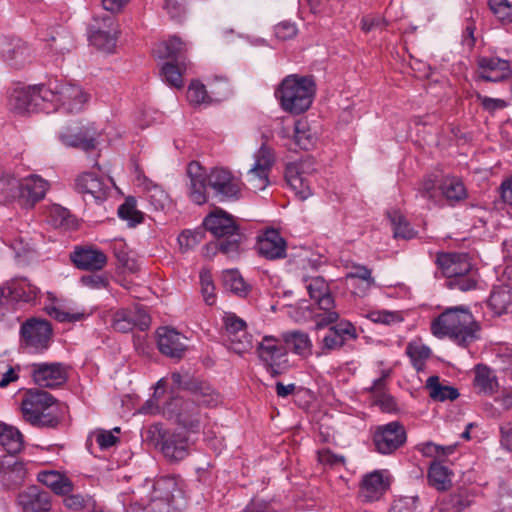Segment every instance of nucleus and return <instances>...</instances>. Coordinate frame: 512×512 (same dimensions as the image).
Segmentation results:
<instances>
[{
  "instance_id": "obj_1",
  "label": "nucleus",
  "mask_w": 512,
  "mask_h": 512,
  "mask_svg": "<svg viewBox=\"0 0 512 512\" xmlns=\"http://www.w3.org/2000/svg\"><path fill=\"white\" fill-rule=\"evenodd\" d=\"M479 325L468 309L447 308L431 323L432 334L439 338L448 337L460 346H466L478 338Z\"/></svg>"
},
{
  "instance_id": "obj_2",
  "label": "nucleus",
  "mask_w": 512,
  "mask_h": 512,
  "mask_svg": "<svg viewBox=\"0 0 512 512\" xmlns=\"http://www.w3.org/2000/svg\"><path fill=\"white\" fill-rule=\"evenodd\" d=\"M196 401L204 406H214L219 402V395L209 385H201L194 391L192 400L173 396L170 401L163 404L162 413L184 428L195 431L200 425V413L195 404Z\"/></svg>"
},
{
  "instance_id": "obj_3",
  "label": "nucleus",
  "mask_w": 512,
  "mask_h": 512,
  "mask_svg": "<svg viewBox=\"0 0 512 512\" xmlns=\"http://www.w3.org/2000/svg\"><path fill=\"white\" fill-rule=\"evenodd\" d=\"M205 230L209 231L217 241L215 249L228 258H236L243 250L245 240L234 218L222 209H215L203 220Z\"/></svg>"
},
{
  "instance_id": "obj_4",
  "label": "nucleus",
  "mask_w": 512,
  "mask_h": 512,
  "mask_svg": "<svg viewBox=\"0 0 512 512\" xmlns=\"http://www.w3.org/2000/svg\"><path fill=\"white\" fill-rule=\"evenodd\" d=\"M316 94L313 76L291 74L286 76L275 91L282 109L290 114L299 115L307 111Z\"/></svg>"
},
{
  "instance_id": "obj_5",
  "label": "nucleus",
  "mask_w": 512,
  "mask_h": 512,
  "mask_svg": "<svg viewBox=\"0 0 512 512\" xmlns=\"http://www.w3.org/2000/svg\"><path fill=\"white\" fill-rule=\"evenodd\" d=\"M309 300L302 299L298 309L305 320H313L316 329H322L337 322L339 313L330 290H307Z\"/></svg>"
},
{
  "instance_id": "obj_6",
  "label": "nucleus",
  "mask_w": 512,
  "mask_h": 512,
  "mask_svg": "<svg viewBox=\"0 0 512 512\" xmlns=\"http://www.w3.org/2000/svg\"><path fill=\"white\" fill-rule=\"evenodd\" d=\"M436 264L442 274L450 280L447 285L458 288H475L478 286L476 273L471 272L472 264L469 255L463 252H440L436 257Z\"/></svg>"
},
{
  "instance_id": "obj_7",
  "label": "nucleus",
  "mask_w": 512,
  "mask_h": 512,
  "mask_svg": "<svg viewBox=\"0 0 512 512\" xmlns=\"http://www.w3.org/2000/svg\"><path fill=\"white\" fill-rule=\"evenodd\" d=\"M186 501L176 477L166 476L154 483V495L150 504L152 512H171L184 508Z\"/></svg>"
},
{
  "instance_id": "obj_8",
  "label": "nucleus",
  "mask_w": 512,
  "mask_h": 512,
  "mask_svg": "<svg viewBox=\"0 0 512 512\" xmlns=\"http://www.w3.org/2000/svg\"><path fill=\"white\" fill-rule=\"evenodd\" d=\"M19 335L23 349L32 354H42L50 347L53 330L47 320L30 318L21 324Z\"/></svg>"
},
{
  "instance_id": "obj_9",
  "label": "nucleus",
  "mask_w": 512,
  "mask_h": 512,
  "mask_svg": "<svg viewBox=\"0 0 512 512\" xmlns=\"http://www.w3.org/2000/svg\"><path fill=\"white\" fill-rule=\"evenodd\" d=\"M315 171V160L312 157L302 158L286 165L285 180L300 200H306L312 195L307 177Z\"/></svg>"
},
{
  "instance_id": "obj_10",
  "label": "nucleus",
  "mask_w": 512,
  "mask_h": 512,
  "mask_svg": "<svg viewBox=\"0 0 512 512\" xmlns=\"http://www.w3.org/2000/svg\"><path fill=\"white\" fill-rule=\"evenodd\" d=\"M254 164L246 173L248 188L254 192L264 190L270 183L269 174L275 162L272 148L262 144L254 154Z\"/></svg>"
},
{
  "instance_id": "obj_11",
  "label": "nucleus",
  "mask_w": 512,
  "mask_h": 512,
  "mask_svg": "<svg viewBox=\"0 0 512 512\" xmlns=\"http://www.w3.org/2000/svg\"><path fill=\"white\" fill-rule=\"evenodd\" d=\"M114 185L112 179L94 172H84L75 179L74 188L85 201L102 203L107 199Z\"/></svg>"
},
{
  "instance_id": "obj_12",
  "label": "nucleus",
  "mask_w": 512,
  "mask_h": 512,
  "mask_svg": "<svg viewBox=\"0 0 512 512\" xmlns=\"http://www.w3.org/2000/svg\"><path fill=\"white\" fill-rule=\"evenodd\" d=\"M222 320L228 348L237 354L249 351L253 344L252 336L247 332L246 322L232 312H224Z\"/></svg>"
},
{
  "instance_id": "obj_13",
  "label": "nucleus",
  "mask_w": 512,
  "mask_h": 512,
  "mask_svg": "<svg viewBox=\"0 0 512 512\" xmlns=\"http://www.w3.org/2000/svg\"><path fill=\"white\" fill-rule=\"evenodd\" d=\"M98 132L93 125L72 123L62 129L58 135L66 147L80 149L84 152L94 150L97 146Z\"/></svg>"
},
{
  "instance_id": "obj_14",
  "label": "nucleus",
  "mask_w": 512,
  "mask_h": 512,
  "mask_svg": "<svg viewBox=\"0 0 512 512\" xmlns=\"http://www.w3.org/2000/svg\"><path fill=\"white\" fill-rule=\"evenodd\" d=\"M45 312L59 322H79L86 319L91 313L74 302L58 298L54 292L47 291Z\"/></svg>"
},
{
  "instance_id": "obj_15",
  "label": "nucleus",
  "mask_w": 512,
  "mask_h": 512,
  "mask_svg": "<svg viewBox=\"0 0 512 512\" xmlns=\"http://www.w3.org/2000/svg\"><path fill=\"white\" fill-rule=\"evenodd\" d=\"M406 439V430L398 421H392L377 426L373 435L375 449L383 455H388L396 451L404 445Z\"/></svg>"
},
{
  "instance_id": "obj_16",
  "label": "nucleus",
  "mask_w": 512,
  "mask_h": 512,
  "mask_svg": "<svg viewBox=\"0 0 512 512\" xmlns=\"http://www.w3.org/2000/svg\"><path fill=\"white\" fill-rule=\"evenodd\" d=\"M54 403V398L45 391L39 389L29 390L25 393L21 410L23 418L34 426L44 424L45 411Z\"/></svg>"
},
{
  "instance_id": "obj_17",
  "label": "nucleus",
  "mask_w": 512,
  "mask_h": 512,
  "mask_svg": "<svg viewBox=\"0 0 512 512\" xmlns=\"http://www.w3.org/2000/svg\"><path fill=\"white\" fill-rule=\"evenodd\" d=\"M208 186L219 201L237 200L240 197V183L227 169H211L208 174Z\"/></svg>"
},
{
  "instance_id": "obj_18",
  "label": "nucleus",
  "mask_w": 512,
  "mask_h": 512,
  "mask_svg": "<svg viewBox=\"0 0 512 512\" xmlns=\"http://www.w3.org/2000/svg\"><path fill=\"white\" fill-rule=\"evenodd\" d=\"M150 325L151 317L149 313L139 305L117 310L112 319L113 328L122 333L130 332L134 328L145 331Z\"/></svg>"
},
{
  "instance_id": "obj_19",
  "label": "nucleus",
  "mask_w": 512,
  "mask_h": 512,
  "mask_svg": "<svg viewBox=\"0 0 512 512\" xmlns=\"http://www.w3.org/2000/svg\"><path fill=\"white\" fill-rule=\"evenodd\" d=\"M55 111L62 109L67 113H77L83 109L89 95L74 84H59L54 82Z\"/></svg>"
},
{
  "instance_id": "obj_20",
  "label": "nucleus",
  "mask_w": 512,
  "mask_h": 512,
  "mask_svg": "<svg viewBox=\"0 0 512 512\" xmlns=\"http://www.w3.org/2000/svg\"><path fill=\"white\" fill-rule=\"evenodd\" d=\"M476 80L484 82H503L512 77L510 62L493 56L477 58Z\"/></svg>"
},
{
  "instance_id": "obj_21",
  "label": "nucleus",
  "mask_w": 512,
  "mask_h": 512,
  "mask_svg": "<svg viewBox=\"0 0 512 512\" xmlns=\"http://www.w3.org/2000/svg\"><path fill=\"white\" fill-rule=\"evenodd\" d=\"M391 483V474L386 469L374 470L366 474L360 486V498L364 502L379 500Z\"/></svg>"
},
{
  "instance_id": "obj_22",
  "label": "nucleus",
  "mask_w": 512,
  "mask_h": 512,
  "mask_svg": "<svg viewBox=\"0 0 512 512\" xmlns=\"http://www.w3.org/2000/svg\"><path fill=\"white\" fill-rule=\"evenodd\" d=\"M156 338L159 351L167 357L180 359L187 349V338L168 326L159 327Z\"/></svg>"
},
{
  "instance_id": "obj_23",
  "label": "nucleus",
  "mask_w": 512,
  "mask_h": 512,
  "mask_svg": "<svg viewBox=\"0 0 512 512\" xmlns=\"http://www.w3.org/2000/svg\"><path fill=\"white\" fill-rule=\"evenodd\" d=\"M258 356L267 369L272 374H276L284 361L286 349L279 339L273 336H265L258 345Z\"/></svg>"
},
{
  "instance_id": "obj_24",
  "label": "nucleus",
  "mask_w": 512,
  "mask_h": 512,
  "mask_svg": "<svg viewBox=\"0 0 512 512\" xmlns=\"http://www.w3.org/2000/svg\"><path fill=\"white\" fill-rule=\"evenodd\" d=\"M257 251L268 260L286 257L287 243L276 229H267L257 238Z\"/></svg>"
},
{
  "instance_id": "obj_25",
  "label": "nucleus",
  "mask_w": 512,
  "mask_h": 512,
  "mask_svg": "<svg viewBox=\"0 0 512 512\" xmlns=\"http://www.w3.org/2000/svg\"><path fill=\"white\" fill-rule=\"evenodd\" d=\"M32 367L33 380L40 387L54 388L67 380L66 369L60 363H39Z\"/></svg>"
},
{
  "instance_id": "obj_26",
  "label": "nucleus",
  "mask_w": 512,
  "mask_h": 512,
  "mask_svg": "<svg viewBox=\"0 0 512 512\" xmlns=\"http://www.w3.org/2000/svg\"><path fill=\"white\" fill-rule=\"evenodd\" d=\"M70 260L78 269L88 271L101 270L107 263L104 252L89 246L75 247L70 253Z\"/></svg>"
},
{
  "instance_id": "obj_27",
  "label": "nucleus",
  "mask_w": 512,
  "mask_h": 512,
  "mask_svg": "<svg viewBox=\"0 0 512 512\" xmlns=\"http://www.w3.org/2000/svg\"><path fill=\"white\" fill-rule=\"evenodd\" d=\"M17 505L21 512H49L51 499L47 492L36 486H30L17 497Z\"/></svg>"
},
{
  "instance_id": "obj_28",
  "label": "nucleus",
  "mask_w": 512,
  "mask_h": 512,
  "mask_svg": "<svg viewBox=\"0 0 512 512\" xmlns=\"http://www.w3.org/2000/svg\"><path fill=\"white\" fill-rule=\"evenodd\" d=\"M190 443L183 431L165 432L162 436L161 450L171 461H180L189 453Z\"/></svg>"
},
{
  "instance_id": "obj_29",
  "label": "nucleus",
  "mask_w": 512,
  "mask_h": 512,
  "mask_svg": "<svg viewBox=\"0 0 512 512\" xmlns=\"http://www.w3.org/2000/svg\"><path fill=\"white\" fill-rule=\"evenodd\" d=\"M187 176L190 179L189 198L197 205L207 201L206 187L208 186V175L204 168L197 161H192L187 166Z\"/></svg>"
},
{
  "instance_id": "obj_30",
  "label": "nucleus",
  "mask_w": 512,
  "mask_h": 512,
  "mask_svg": "<svg viewBox=\"0 0 512 512\" xmlns=\"http://www.w3.org/2000/svg\"><path fill=\"white\" fill-rule=\"evenodd\" d=\"M27 474L24 462L12 456L0 460V483L6 488L21 485Z\"/></svg>"
},
{
  "instance_id": "obj_31",
  "label": "nucleus",
  "mask_w": 512,
  "mask_h": 512,
  "mask_svg": "<svg viewBox=\"0 0 512 512\" xmlns=\"http://www.w3.org/2000/svg\"><path fill=\"white\" fill-rule=\"evenodd\" d=\"M89 40L93 46L104 52H111L116 46L117 26L112 17L104 18L103 27L93 26L90 31Z\"/></svg>"
},
{
  "instance_id": "obj_32",
  "label": "nucleus",
  "mask_w": 512,
  "mask_h": 512,
  "mask_svg": "<svg viewBox=\"0 0 512 512\" xmlns=\"http://www.w3.org/2000/svg\"><path fill=\"white\" fill-rule=\"evenodd\" d=\"M182 386V375L178 372L172 373L170 377L161 378L156 384L153 397L145 403V405L141 408V412L145 414H155L162 412L163 406L161 407L160 397L164 390L169 387L171 389V393L173 394L176 390L182 388Z\"/></svg>"
},
{
  "instance_id": "obj_33",
  "label": "nucleus",
  "mask_w": 512,
  "mask_h": 512,
  "mask_svg": "<svg viewBox=\"0 0 512 512\" xmlns=\"http://www.w3.org/2000/svg\"><path fill=\"white\" fill-rule=\"evenodd\" d=\"M47 189L48 183L37 175L22 179L20 205L24 208H32L44 198Z\"/></svg>"
},
{
  "instance_id": "obj_34",
  "label": "nucleus",
  "mask_w": 512,
  "mask_h": 512,
  "mask_svg": "<svg viewBox=\"0 0 512 512\" xmlns=\"http://www.w3.org/2000/svg\"><path fill=\"white\" fill-rule=\"evenodd\" d=\"M2 58L10 67L21 69L33 59L32 49L21 40L8 43L2 49Z\"/></svg>"
},
{
  "instance_id": "obj_35",
  "label": "nucleus",
  "mask_w": 512,
  "mask_h": 512,
  "mask_svg": "<svg viewBox=\"0 0 512 512\" xmlns=\"http://www.w3.org/2000/svg\"><path fill=\"white\" fill-rule=\"evenodd\" d=\"M188 47L185 42L176 36L159 42L153 49L154 54L160 59L175 61L184 64Z\"/></svg>"
},
{
  "instance_id": "obj_36",
  "label": "nucleus",
  "mask_w": 512,
  "mask_h": 512,
  "mask_svg": "<svg viewBox=\"0 0 512 512\" xmlns=\"http://www.w3.org/2000/svg\"><path fill=\"white\" fill-rule=\"evenodd\" d=\"M33 112L50 113L55 111L54 82L30 87Z\"/></svg>"
},
{
  "instance_id": "obj_37",
  "label": "nucleus",
  "mask_w": 512,
  "mask_h": 512,
  "mask_svg": "<svg viewBox=\"0 0 512 512\" xmlns=\"http://www.w3.org/2000/svg\"><path fill=\"white\" fill-rule=\"evenodd\" d=\"M39 482L49 487L54 493L66 495L73 490L72 481L64 474L55 470H44L38 473Z\"/></svg>"
},
{
  "instance_id": "obj_38",
  "label": "nucleus",
  "mask_w": 512,
  "mask_h": 512,
  "mask_svg": "<svg viewBox=\"0 0 512 512\" xmlns=\"http://www.w3.org/2000/svg\"><path fill=\"white\" fill-rule=\"evenodd\" d=\"M474 386L479 393L492 395L499 387L495 372L485 365L475 367Z\"/></svg>"
},
{
  "instance_id": "obj_39",
  "label": "nucleus",
  "mask_w": 512,
  "mask_h": 512,
  "mask_svg": "<svg viewBox=\"0 0 512 512\" xmlns=\"http://www.w3.org/2000/svg\"><path fill=\"white\" fill-rule=\"evenodd\" d=\"M425 388L434 401H453L459 397V392L455 387L441 382L440 378L435 375L427 379Z\"/></svg>"
},
{
  "instance_id": "obj_40",
  "label": "nucleus",
  "mask_w": 512,
  "mask_h": 512,
  "mask_svg": "<svg viewBox=\"0 0 512 512\" xmlns=\"http://www.w3.org/2000/svg\"><path fill=\"white\" fill-rule=\"evenodd\" d=\"M23 435L14 426L0 423V445L9 453L16 454L23 448Z\"/></svg>"
},
{
  "instance_id": "obj_41",
  "label": "nucleus",
  "mask_w": 512,
  "mask_h": 512,
  "mask_svg": "<svg viewBox=\"0 0 512 512\" xmlns=\"http://www.w3.org/2000/svg\"><path fill=\"white\" fill-rule=\"evenodd\" d=\"M284 342L295 354L308 357L312 354V341L309 335L302 331H290L283 335Z\"/></svg>"
},
{
  "instance_id": "obj_42",
  "label": "nucleus",
  "mask_w": 512,
  "mask_h": 512,
  "mask_svg": "<svg viewBox=\"0 0 512 512\" xmlns=\"http://www.w3.org/2000/svg\"><path fill=\"white\" fill-rule=\"evenodd\" d=\"M21 188L22 179H18L12 174L4 173L0 176V201H18L20 203Z\"/></svg>"
},
{
  "instance_id": "obj_43",
  "label": "nucleus",
  "mask_w": 512,
  "mask_h": 512,
  "mask_svg": "<svg viewBox=\"0 0 512 512\" xmlns=\"http://www.w3.org/2000/svg\"><path fill=\"white\" fill-rule=\"evenodd\" d=\"M427 476L429 484L437 490H447L451 486L452 472L440 462L431 463Z\"/></svg>"
},
{
  "instance_id": "obj_44",
  "label": "nucleus",
  "mask_w": 512,
  "mask_h": 512,
  "mask_svg": "<svg viewBox=\"0 0 512 512\" xmlns=\"http://www.w3.org/2000/svg\"><path fill=\"white\" fill-rule=\"evenodd\" d=\"M145 198L154 210H164L169 204V196L165 190L151 180L145 179L144 182Z\"/></svg>"
},
{
  "instance_id": "obj_45",
  "label": "nucleus",
  "mask_w": 512,
  "mask_h": 512,
  "mask_svg": "<svg viewBox=\"0 0 512 512\" xmlns=\"http://www.w3.org/2000/svg\"><path fill=\"white\" fill-rule=\"evenodd\" d=\"M186 67V61L184 64H179L175 61H169L165 63L161 68V76L164 82H166L171 87L182 88L183 78H182V69Z\"/></svg>"
},
{
  "instance_id": "obj_46",
  "label": "nucleus",
  "mask_w": 512,
  "mask_h": 512,
  "mask_svg": "<svg viewBox=\"0 0 512 512\" xmlns=\"http://www.w3.org/2000/svg\"><path fill=\"white\" fill-rule=\"evenodd\" d=\"M393 227L395 238L412 239L416 232L406 218L396 210L387 213Z\"/></svg>"
},
{
  "instance_id": "obj_47",
  "label": "nucleus",
  "mask_w": 512,
  "mask_h": 512,
  "mask_svg": "<svg viewBox=\"0 0 512 512\" xmlns=\"http://www.w3.org/2000/svg\"><path fill=\"white\" fill-rule=\"evenodd\" d=\"M457 446V443L439 445L429 441L418 444L417 450L425 457L441 459L452 455L456 451Z\"/></svg>"
},
{
  "instance_id": "obj_48",
  "label": "nucleus",
  "mask_w": 512,
  "mask_h": 512,
  "mask_svg": "<svg viewBox=\"0 0 512 512\" xmlns=\"http://www.w3.org/2000/svg\"><path fill=\"white\" fill-rule=\"evenodd\" d=\"M488 306L496 315L508 312L512 306L511 290H493L488 299Z\"/></svg>"
},
{
  "instance_id": "obj_49",
  "label": "nucleus",
  "mask_w": 512,
  "mask_h": 512,
  "mask_svg": "<svg viewBox=\"0 0 512 512\" xmlns=\"http://www.w3.org/2000/svg\"><path fill=\"white\" fill-rule=\"evenodd\" d=\"M443 195L451 201H460L466 197V189L463 182L455 177H447L441 184Z\"/></svg>"
},
{
  "instance_id": "obj_50",
  "label": "nucleus",
  "mask_w": 512,
  "mask_h": 512,
  "mask_svg": "<svg viewBox=\"0 0 512 512\" xmlns=\"http://www.w3.org/2000/svg\"><path fill=\"white\" fill-rule=\"evenodd\" d=\"M406 353L410 357L413 366L418 370H423L425 361L430 357L431 350L421 342H411L406 348Z\"/></svg>"
},
{
  "instance_id": "obj_51",
  "label": "nucleus",
  "mask_w": 512,
  "mask_h": 512,
  "mask_svg": "<svg viewBox=\"0 0 512 512\" xmlns=\"http://www.w3.org/2000/svg\"><path fill=\"white\" fill-rule=\"evenodd\" d=\"M10 105L20 113L33 112L30 87L28 89L15 90L10 96Z\"/></svg>"
},
{
  "instance_id": "obj_52",
  "label": "nucleus",
  "mask_w": 512,
  "mask_h": 512,
  "mask_svg": "<svg viewBox=\"0 0 512 512\" xmlns=\"http://www.w3.org/2000/svg\"><path fill=\"white\" fill-rule=\"evenodd\" d=\"M384 388V379L379 378L373 382L371 390L375 393L376 398L374 400L375 405L379 406L383 411L390 412L395 408L394 400L391 396L382 392Z\"/></svg>"
},
{
  "instance_id": "obj_53",
  "label": "nucleus",
  "mask_w": 512,
  "mask_h": 512,
  "mask_svg": "<svg viewBox=\"0 0 512 512\" xmlns=\"http://www.w3.org/2000/svg\"><path fill=\"white\" fill-rule=\"evenodd\" d=\"M205 237V231L201 228L195 230H184L178 236V243L181 250L187 251L198 245Z\"/></svg>"
},
{
  "instance_id": "obj_54",
  "label": "nucleus",
  "mask_w": 512,
  "mask_h": 512,
  "mask_svg": "<svg viewBox=\"0 0 512 512\" xmlns=\"http://www.w3.org/2000/svg\"><path fill=\"white\" fill-rule=\"evenodd\" d=\"M118 216L123 220L129 221L132 226L143 221V215L140 211L135 209V200L132 198L126 199V201L119 206Z\"/></svg>"
},
{
  "instance_id": "obj_55",
  "label": "nucleus",
  "mask_w": 512,
  "mask_h": 512,
  "mask_svg": "<svg viewBox=\"0 0 512 512\" xmlns=\"http://www.w3.org/2000/svg\"><path fill=\"white\" fill-rule=\"evenodd\" d=\"M492 13L502 22L512 23V3L508 0H488Z\"/></svg>"
},
{
  "instance_id": "obj_56",
  "label": "nucleus",
  "mask_w": 512,
  "mask_h": 512,
  "mask_svg": "<svg viewBox=\"0 0 512 512\" xmlns=\"http://www.w3.org/2000/svg\"><path fill=\"white\" fill-rule=\"evenodd\" d=\"M187 99L191 104L200 105L210 103L211 98L205 86L199 81H192L188 87Z\"/></svg>"
},
{
  "instance_id": "obj_57",
  "label": "nucleus",
  "mask_w": 512,
  "mask_h": 512,
  "mask_svg": "<svg viewBox=\"0 0 512 512\" xmlns=\"http://www.w3.org/2000/svg\"><path fill=\"white\" fill-rule=\"evenodd\" d=\"M245 512H289L275 499L265 501L255 499L245 508Z\"/></svg>"
},
{
  "instance_id": "obj_58",
  "label": "nucleus",
  "mask_w": 512,
  "mask_h": 512,
  "mask_svg": "<svg viewBox=\"0 0 512 512\" xmlns=\"http://www.w3.org/2000/svg\"><path fill=\"white\" fill-rule=\"evenodd\" d=\"M221 284L224 288H249L237 269H227L222 272Z\"/></svg>"
},
{
  "instance_id": "obj_59",
  "label": "nucleus",
  "mask_w": 512,
  "mask_h": 512,
  "mask_svg": "<svg viewBox=\"0 0 512 512\" xmlns=\"http://www.w3.org/2000/svg\"><path fill=\"white\" fill-rule=\"evenodd\" d=\"M64 506L73 511H80L93 505L91 496L81 494H71L64 498Z\"/></svg>"
},
{
  "instance_id": "obj_60",
  "label": "nucleus",
  "mask_w": 512,
  "mask_h": 512,
  "mask_svg": "<svg viewBox=\"0 0 512 512\" xmlns=\"http://www.w3.org/2000/svg\"><path fill=\"white\" fill-rule=\"evenodd\" d=\"M473 502V496L467 490H460L452 494L448 498V505L454 510L459 512L469 507Z\"/></svg>"
},
{
  "instance_id": "obj_61",
  "label": "nucleus",
  "mask_w": 512,
  "mask_h": 512,
  "mask_svg": "<svg viewBox=\"0 0 512 512\" xmlns=\"http://www.w3.org/2000/svg\"><path fill=\"white\" fill-rule=\"evenodd\" d=\"M473 96L481 103L482 108L490 114H493L497 110L504 109L508 105L503 99L484 96L477 91L474 92Z\"/></svg>"
},
{
  "instance_id": "obj_62",
  "label": "nucleus",
  "mask_w": 512,
  "mask_h": 512,
  "mask_svg": "<svg viewBox=\"0 0 512 512\" xmlns=\"http://www.w3.org/2000/svg\"><path fill=\"white\" fill-rule=\"evenodd\" d=\"M303 124L298 122L295 125L294 139L295 143L304 150H309L315 143V136L303 129Z\"/></svg>"
},
{
  "instance_id": "obj_63",
  "label": "nucleus",
  "mask_w": 512,
  "mask_h": 512,
  "mask_svg": "<svg viewBox=\"0 0 512 512\" xmlns=\"http://www.w3.org/2000/svg\"><path fill=\"white\" fill-rule=\"evenodd\" d=\"M330 328L339 338H342L343 344L348 340H354L358 337L355 326L346 320H342Z\"/></svg>"
},
{
  "instance_id": "obj_64",
  "label": "nucleus",
  "mask_w": 512,
  "mask_h": 512,
  "mask_svg": "<svg viewBox=\"0 0 512 512\" xmlns=\"http://www.w3.org/2000/svg\"><path fill=\"white\" fill-rule=\"evenodd\" d=\"M417 497H400L396 499L390 512H417Z\"/></svg>"
}]
</instances>
